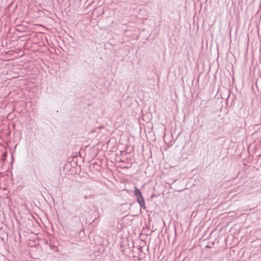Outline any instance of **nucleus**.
<instances>
[{"label": "nucleus", "instance_id": "obj_1", "mask_svg": "<svg viewBox=\"0 0 261 261\" xmlns=\"http://www.w3.org/2000/svg\"><path fill=\"white\" fill-rule=\"evenodd\" d=\"M134 194L136 197L137 202L139 204L140 207L145 210L146 208V206L141 191L138 188L135 187Z\"/></svg>", "mask_w": 261, "mask_h": 261}, {"label": "nucleus", "instance_id": "obj_2", "mask_svg": "<svg viewBox=\"0 0 261 261\" xmlns=\"http://www.w3.org/2000/svg\"><path fill=\"white\" fill-rule=\"evenodd\" d=\"M2 156H3V159L2 160L3 161H5L7 159V152L5 151V152H3L2 153Z\"/></svg>", "mask_w": 261, "mask_h": 261}, {"label": "nucleus", "instance_id": "obj_3", "mask_svg": "<svg viewBox=\"0 0 261 261\" xmlns=\"http://www.w3.org/2000/svg\"><path fill=\"white\" fill-rule=\"evenodd\" d=\"M97 219V218L95 217L94 218V219L93 220V222H94Z\"/></svg>", "mask_w": 261, "mask_h": 261}]
</instances>
